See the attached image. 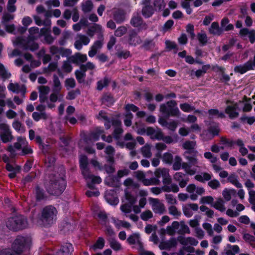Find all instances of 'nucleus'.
<instances>
[{
    "mask_svg": "<svg viewBox=\"0 0 255 255\" xmlns=\"http://www.w3.org/2000/svg\"><path fill=\"white\" fill-rule=\"evenodd\" d=\"M46 31V28H42L40 30L35 26L30 27L29 30V38L30 40L23 39L21 37H17L12 40L14 46L34 51L38 48V45L34 42L33 40L42 36V33Z\"/></svg>",
    "mask_w": 255,
    "mask_h": 255,
    "instance_id": "nucleus-1",
    "label": "nucleus"
},
{
    "mask_svg": "<svg viewBox=\"0 0 255 255\" xmlns=\"http://www.w3.org/2000/svg\"><path fill=\"white\" fill-rule=\"evenodd\" d=\"M32 239L29 236H18L12 244V249H5L0 252V255H19L30 249Z\"/></svg>",
    "mask_w": 255,
    "mask_h": 255,
    "instance_id": "nucleus-2",
    "label": "nucleus"
},
{
    "mask_svg": "<svg viewBox=\"0 0 255 255\" xmlns=\"http://www.w3.org/2000/svg\"><path fill=\"white\" fill-rule=\"evenodd\" d=\"M66 187V182L63 176L53 177L46 185V188L50 194L58 196L62 194Z\"/></svg>",
    "mask_w": 255,
    "mask_h": 255,
    "instance_id": "nucleus-3",
    "label": "nucleus"
},
{
    "mask_svg": "<svg viewBox=\"0 0 255 255\" xmlns=\"http://www.w3.org/2000/svg\"><path fill=\"white\" fill-rule=\"evenodd\" d=\"M57 211L52 205L44 207L41 212L40 220L44 226H49L54 224L57 220Z\"/></svg>",
    "mask_w": 255,
    "mask_h": 255,
    "instance_id": "nucleus-4",
    "label": "nucleus"
},
{
    "mask_svg": "<svg viewBox=\"0 0 255 255\" xmlns=\"http://www.w3.org/2000/svg\"><path fill=\"white\" fill-rule=\"evenodd\" d=\"M154 177L151 178L152 185H159L160 183V178H162L163 184L170 185L172 183V179L169 173L168 169L166 168H157L154 173Z\"/></svg>",
    "mask_w": 255,
    "mask_h": 255,
    "instance_id": "nucleus-5",
    "label": "nucleus"
},
{
    "mask_svg": "<svg viewBox=\"0 0 255 255\" xmlns=\"http://www.w3.org/2000/svg\"><path fill=\"white\" fill-rule=\"evenodd\" d=\"M27 226V221L21 215H17L8 219L6 226L10 230L17 231L26 228Z\"/></svg>",
    "mask_w": 255,
    "mask_h": 255,
    "instance_id": "nucleus-6",
    "label": "nucleus"
},
{
    "mask_svg": "<svg viewBox=\"0 0 255 255\" xmlns=\"http://www.w3.org/2000/svg\"><path fill=\"white\" fill-rule=\"evenodd\" d=\"M177 105V104L175 101H170L166 104H162L160 107V111L163 114L168 117H179L181 113Z\"/></svg>",
    "mask_w": 255,
    "mask_h": 255,
    "instance_id": "nucleus-7",
    "label": "nucleus"
},
{
    "mask_svg": "<svg viewBox=\"0 0 255 255\" xmlns=\"http://www.w3.org/2000/svg\"><path fill=\"white\" fill-rule=\"evenodd\" d=\"M166 232L168 234L173 235L175 233H178L180 234H189L190 230L184 222L174 221L171 226L167 227Z\"/></svg>",
    "mask_w": 255,
    "mask_h": 255,
    "instance_id": "nucleus-8",
    "label": "nucleus"
},
{
    "mask_svg": "<svg viewBox=\"0 0 255 255\" xmlns=\"http://www.w3.org/2000/svg\"><path fill=\"white\" fill-rule=\"evenodd\" d=\"M61 89L62 85L58 77L56 74H54L53 76L52 93L50 95V100L51 102L62 100L63 95L59 93Z\"/></svg>",
    "mask_w": 255,
    "mask_h": 255,
    "instance_id": "nucleus-9",
    "label": "nucleus"
},
{
    "mask_svg": "<svg viewBox=\"0 0 255 255\" xmlns=\"http://www.w3.org/2000/svg\"><path fill=\"white\" fill-rule=\"evenodd\" d=\"M39 92V99L41 103H45L48 108L52 109L55 107L54 103L50 100V87L47 86H40L38 87Z\"/></svg>",
    "mask_w": 255,
    "mask_h": 255,
    "instance_id": "nucleus-10",
    "label": "nucleus"
},
{
    "mask_svg": "<svg viewBox=\"0 0 255 255\" xmlns=\"http://www.w3.org/2000/svg\"><path fill=\"white\" fill-rule=\"evenodd\" d=\"M0 138L3 143L10 142L13 138L9 126L6 123L0 124Z\"/></svg>",
    "mask_w": 255,
    "mask_h": 255,
    "instance_id": "nucleus-11",
    "label": "nucleus"
},
{
    "mask_svg": "<svg viewBox=\"0 0 255 255\" xmlns=\"http://www.w3.org/2000/svg\"><path fill=\"white\" fill-rule=\"evenodd\" d=\"M150 190L153 194L157 195L160 194L162 191L177 193L179 191V188L176 184L172 183L170 185L163 184L161 188L157 187H152Z\"/></svg>",
    "mask_w": 255,
    "mask_h": 255,
    "instance_id": "nucleus-12",
    "label": "nucleus"
},
{
    "mask_svg": "<svg viewBox=\"0 0 255 255\" xmlns=\"http://www.w3.org/2000/svg\"><path fill=\"white\" fill-rule=\"evenodd\" d=\"M27 144V141L25 137L19 136L17 138V142H15L13 145H9L7 147V150L10 153L11 157L16 155V150H19L23 146Z\"/></svg>",
    "mask_w": 255,
    "mask_h": 255,
    "instance_id": "nucleus-13",
    "label": "nucleus"
},
{
    "mask_svg": "<svg viewBox=\"0 0 255 255\" xmlns=\"http://www.w3.org/2000/svg\"><path fill=\"white\" fill-rule=\"evenodd\" d=\"M149 202L152 211L155 214L161 215L165 212V205L158 199L149 198Z\"/></svg>",
    "mask_w": 255,
    "mask_h": 255,
    "instance_id": "nucleus-14",
    "label": "nucleus"
},
{
    "mask_svg": "<svg viewBox=\"0 0 255 255\" xmlns=\"http://www.w3.org/2000/svg\"><path fill=\"white\" fill-rule=\"evenodd\" d=\"M130 23L132 26L138 28L139 29H145L147 28L146 24L143 23L142 18L138 13H133Z\"/></svg>",
    "mask_w": 255,
    "mask_h": 255,
    "instance_id": "nucleus-15",
    "label": "nucleus"
},
{
    "mask_svg": "<svg viewBox=\"0 0 255 255\" xmlns=\"http://www.w3.org/2000/svg\"><path fill=\"white\" fill-rule=\"evenodd\" d=\"M90 41V38L83 34H79L76 36V40L74 43V47L77 50H81L82 48V45H87Z\"/></svg>",
    "mask_w": 255,
    "mask_h": 255,
    "instance_id": "nucleus-16",
    "label": "nucleus"
},
{
    "mask_svg": "<svg viewBox=\"0 0 255 255\" xmlns=\"http://www.w3.org/2000/svg\"><path fill=\"white\" fill-rule=\"evenodd\" d=\"M83 176L87 181L88 187L91 189L93 188L94 184H99L102 181V179L100 177L95 176L90 174L89 171L85 175H83Z\"/></svg>",
    "mask_w": 255,
    "mask_h": 255,
    "instance_id": "nucleus-17",
    "label": "nucleus"
},
{
    "mask_svg": "<svg viewBox=\"0 0 255 255\" xmlns=\"http://www.w3.org/2000/svg\"><path fill=\"white\" fill-rule=\"evenodd\" d=\"M146 134L153 140H160L162 138V132L161 129L158 128L154 129L152 128H148L146 129Z\"/></svg>",
    "mask_w": 255,
    "mask_h": 255,
    "instance_id": "nucleus-18",
    "label": "nucleus"
},
{
    "mask_svg": "<svg viewBox=\"0 0 255 255\" xmlns=\"http://www.w3.org/2000/svg\"><path fill=\"white\" fill-rule=\"evenodd\" d=\"M105 198L107 202L111 205H117L119 202V199L113 190L107 191L105 192Z\"/></svg>",
    "mask_w": 255,
    "mask_h": 255,
    "instance_id": "nucleus-19",
    "label": "nucleus"
},
{
    "mask_svg": "<svg viewBox=\"0 0 255 255\" xmlns=\"http://www.w3.org/2000/svg\"><path fill=\"white\" fill-rule=\"evenodd\" d=\"M238 105L237 103H233L227 106L225 110L226 113L231 119H234L238 117Z\"/></svg>",
    "mask_w": 255,
    "mask_h": 255,
    "instance_id": "nucleus-20",
    "label": "nucleus"
},
{
    "mask_svg": "<svg viewBox=\"0 0 255 255\" xmlns=\"http://www.w3.org/2000/svg\"><path fill=\"white\" fill-rule=\"evenodd\" d=\"M142 3L144 6L142 10V15L145 17H149L151 16L154 13L153 7L150 5V0H142Z\"/></svg>",
    "mask_w": 255,
    "mask_h": 255,
    "instance_id": "nucleus-21",
    "label": "nucleus"
},
{
    "mask_svg": "<svg viewBox=\"0 0 255 255\" xmlns=\"http://www.w3.org/2000/svg\"><path fill=\"white\" fill-rule=\"evenodd\" d=\"M174 179L179 183L180 187L183 188L185 187L189 181V178L186 174L180 172H176L173 176Z\"/></svg>",
    "mask_w": 255,
    "mask_h": 255,
    "instance_id": "nucleus-22",
    "label": "nucleus"
},
{
    "mask_svg": "<svg viewBox=\"0 0 255 255\" xmlns=\"http://www.w3.org/2000/svg\"><path fill=\"white\" fill-rule=\"evenodd\" d=\"M178 241L183 246L191 245L196 246L198 244V241L193 237H185L179 236L177 238Z\"/></svg>",
    "mask_w": 255,
    "mask_h": 255,
    "instance_id": "nucleus-23",
    "label": "nucleus"
},
{
    "mask_svg": "<svg viewBox=\"0 0 255 255\" xmlns=\"http://www.w3.org/2000/svg\"><path fill=\"white\" fill-rule=\"evenodd\" d=\"M253 69V65L252 64V62L249 61L243 65L236 66L234 68V71L235 72L244 74L248 71Z\"/></svg>",
    "mask_w": 255,
    "mask_h": 255,
    "instance_id": "nucleus-24",
    "label": "nucleus"
},
{
    "mask_svg": "<svg viewBox=\"0 0 255 255\" xmlns=\"http://www.w3.org/2000/svg\"><path fill=\"white\" fill-rule=\"evenodd\" d=\"M71 62L74 64L84 63L87 60V56L86 54L80 53H76L69 58Z\"/></svg>",
    "mask_w": 255,
    "mask_h": 255,
    "instance_id": "nucleus-25",
    "label": "nucleus"
},
{
    "mask_svg": "<svg viewBox=\"0 0 255 255\" xmlns=\"http://www.w3.org/2000/svg\"><path fill=\"white\" fill-rule=\"evenodd\" d=\"M128 43L131 45L135 46L141 43L140 37L134 30L130 31L128 38Z\"/></svg>",
    "mask_w": 255,
    "mask_h": 255,
    "instance_id": "nucleus-26",
    "label": "nucleus"
},
{
    "mask_svg": "<svg viewBox=\"0 0 255 255\" xmlns=\"http://www.w3.org/2000/svg\"><path fill=\"white\" fill-rule=\"evenodd\" d=\"M102 46L103 42L102 39L96 41L91 47L88 52L89 56L93 57L96 54L97 51L102 47Z\"/></svg>",
    "mask_w": 255,
    "mask_h": 255,
    "instance_id": "nucleus-27",
    "label": "nucleus"
},
{
    "mask_svg": "<svg viewBox=\"0 0 255 255\" xmlns=\"http://www.w3.org/2000/svg\"><path fill=\"white\" fill-rule=\"evenodd\" d=\"M134 176L137 180L142 182L144 185H152V183L151 182V178H145V175L143 172L140 170L134 172Z\"/></svg>",
    "mask_w": 255,
    "mask_h": 255,
    "instance_id": "nucleus-28",
    "label": "nucleus"
},
{
    "mask_svg": "<svg viewBox=\"0 0 255 255\" xmlns=\"http://www.w3.org/2000/svg\"><path fill=\"white\" fill-rule=\"evenodd\" d=\"M73 251L72 244L65 243L61 247V249L57 252L58 255H71Z\"/></svg>",
    "mask_w": 255,
    "mask_h": 255,
    "instance_id": "nucleus-29",
    "label": "nucleus"
},
{
    "mask_svg": "<svg viewBox=\"0 0 255 255\" xmlns=\"http://www.w3.org/2000/svg\"><path fill=\"white\" fill-rule=\"evenodd\" d=\"M240 34L243 37L248 36L250 41L252 43L255 42V30H250L248 28H242L240 30Z\"/></svg>",
    "mask_w": 255,
    "mask_h": 255,
    "instance_id": "nucleus-30",
    "label": "nucleus"
},
{
    "mask_svg": "<svg viewBox=\"0 0 255 255\" xmlns=\"http://www.w3.org/2000/svg\"><path fill=\"white\" fill-rule=\"evenodd\" d=\"M112 125L115 127L113 134L115 138L118 139L123 132V130L121 127V122L119 120H114L112 121Z\"/></svg>",
    "mask_w": 255,
    "mask_h": 255,
    "instance_id": "nucleus-31",
    "label": "nucleus"
},
{
    "mask_svg": "<svg viewBox=\"0 0 255 255\" xmlns=\"http://www.w3.org/2000/svg\"><path fill=\"white\" fill-rule=\"evenodd\" d=\"M58 63L57 62H51L47 67L43 69V73H47L50 72H53L57 70V72L59 76H62L61 71L57 68Z\"/></svg>",
    "mask_w": 255,
    "mask_h": 255,
    "instance_id": "nucleus-32",
    "label": "nucleus"
},
{
    "mask_svg": "<svg viewBox=\"0 0 255 255\" xmlns=\"http://www.w3.org/2000/svg\"><path fill=\"white\" fill-rule=\"evenodd\" d=\"M240 251V248L237 245L227 244L225 247L224 252L226 255H235Z\"/></svg>",
    "mask_w": 255,
    "mask_h": 255,
    "instance_id": "nucleus-33",
    "label": "nucleus"
},
{
    "mask_svg": "<svg viewBox=\"0 0 255 255\" xmlns=\"http://www.w3.org/2000/svg\"><path fill=\"white\" fill-rule=\"evenodd\" d=\"M93 33H98L99 34L98 38L99 39L103 38V29L101 25L97 24H94L93 26L88 30V34L89 35L92 36L94 34Z\"/></svg>",
    "mask_w": 255,
    "mask_h": 255,
    "instance_id": "nucleus-34",
    "label": "nucleus"
},
{
    "mask_svg": "<svg viewBox=\"0 0 255 255\" xmlns=\"http://www.w3.org/2000/svg\"><path fill=\"white\" fill-rule=\"evenodd\" d=\"M7 89L9 91L16 94H18L20 92L24 93V91L25 90L24 87L21 86L18 83H13L12 82H10L7 86Z\"/></svg>",
    "mask_w": 255,
    "mask_h": 255,
    "instance_id": "nucleus-35",
    "label": "nucleus"
},
{
    "mask_svg": "<svg viewBox=\"0 0 255 255\" xmlns=\"http://www.w3.org/2000/svg\"><path fill=\"white\" fill-rule=\"evenodd\" d=\"M80 166L83 175L88 173L89 169L87 168L88 160L85 155H81L79 159Z\"/></svg>",
    "mask_w": 255,
    "mask_h": 255,
    "instance_id": "nucleus-36",
    "label": "nucleus"
},
{
    "mask_svg": "<svg viewBox=\"0 0 255 255\" xmlns=\"http://www.w3.org/2000/svg\"><path fill=\"white\" fill-rule=\"evenodd\" d=\"M114 18L118 23H121L126 18V13L122 10H117L114 14Z\"/></svg>",
    "mask_w": 255,
    "mask_h": 255,
    "instance_id": "nucleus-37",
    "label": "nucleus"
},
{
    "mask_svg": "<svg viewBox=\"0 0 255 255\" xmlns=\"http://www.w3.org/2000/svg\"><path fill=\"white\" fill-rule=\"evenodd\" d=\"M97 118L101 120L105 121V126L106 129H109L111 127V121L107 116L106 113L103 111L99 112L97 116Z\"/></svg>",
    "mask_w": 255,
    "mask_h": 255,
    "instance_id": "nucleus-38",
    "label": "nucleus"
},
{
    "mask_svg": "<svg viewBox=\"0 0 255 255\" xmlns=\"http://www.w3.org/2000/svg\"><path fill=\"white\" fill-rule=\"evenodd\" d=\"M212 177V175L211 174H209L206 172H203L200 174H197L195 175V179L201 182H204L206 181L210 180Z\"/></svg>",
    "mask_w": 255,
    "mask_h": 255,
    "instance_id": "nucleus-39",
    "label": "nucleus"
},
{
    "mask_svg": "<svg viewBox=\"0 0 255 255\" xmlns=\"http://www.w3.org/2000/svg\"><path fill=\"white\" fill-rule=\"evenodd\" d=\"M124 186L127 187V188H132L136 189L139 187V184L134 181V180L131 178H127L123 182Z\"/></svg>",
    "mask_w": 255,
    "mask_h": 255,
    "instance_id": "nucleus-40",
    "label": "nucleus"
},
{
    "mask_svg": "<svg viewBox=\"0 0 255 255\" xmlns=\"http://www.w3.org/2000/svg\"><path fill=\"white\" fill-rule=\"evenodd\" d=\"M169 214L175 219H178L181 215V212L175 206H169L168 208Z\"/></svg>",
    "mask_w": 255,
    "mask_h": 255,
    "instance_id": "nucleus-41",
    "label": "nucleus"
},
{
    "mask_svg": "<svg viewBox=\"0 0 255 255\" xmlns=\"http://www.w3.org/2000/svg\"><path fill=\"white\" fill-rule=\"evenodd\" d=\"M151 145L149 144H146L140 149L141 153L143 156L146 158H150L152 156L151 151Z\"/></svg>",
    "mask_w": 255,
    "mask_h": 255,
    "instance_id": "nucleus-42",
    "label": "nucleus"
},
{
    "mask_svg": "<svg viewBox=\"0 0 255 255\" xmlns=\"http://www.w3.org/2000/svg\"><path fill=\"white\" fill-rule=\"evenodd\" d=\"M225 203V202L223 199L222 198H218L213 204V207L217 210L223 212L226 210Z\"/></svg>",
    "mask_w": 255,
    "mask_h": 255,
    "instance_id": "nucleus-43",
    "label": "nucleus"
},
{
    "mask_svg": "<svg viewBox=\"0 0 255 255\" xmlns=\"http://www.w3.org/2000/svg\"><path fill=\"white\" fill-rule=\"evenodd\" d=\"M209 31L213 34L218 35L221 34L223 32L222 29L219 27L218 23L216 22L212 23Z\"/></svg>",
    "mask_w": 255,
    "mask_h": 255,
    "instance_id": "nucleus-44",
    "label": "nucleus"
},
{
    "mask_svg": "<svg viewBox=\"0 0 255 255\" xmlns=\"http://www.w3.org/2000/svg\"><path fill=\"white\" fill-rule=\"evenodd\" d=\"M80 69L84 70L85 72L87 70H90V74L92 75L96 69V66L92 62H88L85 64L81 65Z\"/></svg>",
    "mask_w": 255,
    "mask_h": 255,
    "instance_id": "nucleus-45",
    "label": "nucleus"
},
{
    "mask_svg": "<svg viewBox=\"0 0 255 255\" xmlns=\"http://www.w3.org/2000/svg\"><path fill=\"white\" fill-rule=\"evenodd\" d=\"M196 186L194 184H191L187 186L186 188L187 191L190 194V198L193 200H196L197 199V195L194 193Z\"/></svg>",
    "mask_w": 255,
    "mask_h": 255,
    "instance_id": "nucleus-46",
    "label": "nucleus"
},
{
    "mask_svg": "<svg viewBox=\"0 0 255 255\" xmlns=\"http://www.w3.org/2000/svg\"><path fill=\"white\" fill-rule=\"evenodd\" d=\"M93 8L92 2L89 0H85L82 3V10L85 13L90 12Z\"/></svg>",
    "mask_w": 255,
    "mask_h": 255,
    "instance_id": "nucleus-47",
    "label": "nucleus"
},
{
    "mask_svg": "<svg viewBox=\"0 0 255 255\" xmlns=\"http://www.w3.org/2000/svg\"><path fill=\"white\" fill-rule=\"evenodd\" d=\"M127 241L130 245H140V238L138 234H133L130 235L127 239Z\"/></svg>",
    "mask_w": 255,
    "mask_h": 255,
    "instance_id": "nucleus-48",
    "label": "nucleus"
},
{
    "mask_svg": "<svg viewBox=\"0 0 255 255\" xmlns=\"http://www.w3.org/2000/svg\"><path fill=\"white\" fill-rule=\"evenodd\" d=\"M229 20L225 17L221 21V29L222 31H229L233 29L234 26L232 24H229Z\"/></svg>",
    "mask_w": 255,
    "mask_h": 255,
    "instance_id": "nucleus-49",
    "label": "nucleus"
},
{
    "mask_svg": "<svg viewBox=\"0 0 255 255\" xmlns=\"http://www.w3.org/2000/svg\"><path fill=\"white\" fill-rule=\"evenodd\" d=\"M105 245V240L103 238H98L96 243L90 247V249L96 251L97 249H102Z\"/></svg>",
    "mask_w": 255,
    "mask_h": 255,
    "instance_id": "nucleus-50",
    "label": "nucleus"
},
{
    "mask_svg": "<svg viewBox=\"0 0 255 255\" xmlns=\"http://www.w3.org/2000/svg\"><path fill=\"white\" fill-rule=\"evenodd\" d=\"M181 168L184 170L187 174L190 175H194L196 172V169L195 168H192L191 166L186 162L182 163Z\"/></svg>",
    "mask_w": 255,
    "mask_h": 255,
    "instance_id": "nucleus-51",
    "label": "nucleus"
},
{
    "mask_svg": "<svg viewBox=\"0 0 255 255\" xmlns=\"http://www.w3.org/2000/svg\"><path fill=\"white\" fill-rule=\"evenodd\" d=\"M32 117L36 122L39 121L40 119L46 120L48 118V115L46 113H38L36 112L32 113Z\"/></svg>",
    "mask_w": 255,
    "mask_h": 255,
    "instance_id": "nucleus-52",
    "label": "nucleus"
},
{
    "mask_svg": "<svg viewBox=\"0 0 255 255\" xmlns=\"http://www.w3.org/2000/svg\"><path fill=\"white\" fill-rule=\"evenodd\" d=\"M75 76L77 80L79 83H83L85 81L84 79L86 76V72L81 69L79 70H76L75 71Z\"/></svg>",
    "mask_w": 255,
    "mask_h": 255,
    "instance_id": "nucleus-53",
    "label": "nucleus"
},
{
    "mask_svg": "<svg viewBox=\"0 0 255 255\" xmlns=\"http://www.w3.org/2000/svg\"><path fill=\"white\" fill-rule=\"evenodd\" d=\"M102 103L104 104L110 106L112 105L114 102L113 98L110 94H105L102 99Z\"/></svg>",
    "mask_w": 255,
    "mask_h": 255,
    "instance_id": "nucleus-54",
    "label": "nucleus"
},
{
    "mask_svg": "<svg viewBox=\"0 0 255 255\" xmlns=\"http://www.w3.org/2000/svg\"><path fill=\"white\" fill-rule=\"evenodd\" d=\"M165 198L167 203H168V204L170 205V206L175 205L178 203L176 197L172 194H165Z\"/></svg>",
    "mask_w": 255,
    "mask_h": 255,
    "instance_id": "nucleus-55",
    "label": "nucleus"
},
{
    "mask_svg": "<svg viewBox=\"0 0 255 255\" xmlns=\"http://www.w3.org/2000/svg\"><path fill=\"white\" fill-rule=\"evenodd\" d=\"M235 193V190L234 189H225L222 192L223 196L226 201H229L231 199V196L233 194Z\"/></svg>",
    "mask_w": 255,
    "mask_h": 255,
    "instance_id": "nucleus-56",
    "label": "nucleus"
},
{
    "mask_svg": "<svg viewBox=\"0 0 255 255\" xmlns=\"http://www.w3.org/2000/svg\"><path fill=\"white\" fill-rule=\"evenodd\" d=\"M105 153L108 155V160L110 162H113V156L115 153V149L112 146H108L105 150Z\"/></svg>",
    "mask_w": 255,
    "mask_h": 255,
    "instance_id": "nucleus-57",
    "label": "nucleus"
},
{
    "mask_svg": "<svg viewBox=\"0 0 255 255\" xmlns=\"http://www.w3.org/2000/svg\"><path fill=\"white\" fill-rule=\"evenodd\" d=\"M208 113L211 118H223L225 117V115L223 112H220L216 109H211L209 110Z\"/></svg>",
    "mask_w": 255,
    "mask_h": 255,
    "instance_id": "nucleus-58",
    "label": "nucleus"
},
{
    "mask_svg": "<svg viewBox=\"0 0 255 255\" xmlns=\"http://www.w3.org/2000/svg\"><path fill=\"white\" fill-rule=\"evenodd\" d=\"M125 196L126 200V203H128L132 205H133L135 203L136 201L135 197L128 193L127 190H125Z\"/></svg>",
    "mask_w": 255,
    "mask_h": 255,
    "instance_id": "nucleus-59",
    "label": "nucleus"
},
{
    "mask_svg": "<svg viewBox=\"0 0 255 255\" xmlns=\"http://www.w3.org/2000/svg\"><path fill=\"white\" fill-rule=\"evenodd\" d=\"M133 205L128 204V203H125L121 206V210L125 213V215L128 217V214L130 213L131 211L132 207Z\"/></svg>",
    "mask_w": 255,
    "mask_h": 255,
    "instance_id": "nucleus-60",
    "label": "nucleus"
},
{
    "mask_svg": "<svg viewBox=\"0 0 255 255\" xmlns=\"http://www.w3.org/2000/svg\"><path fill=\"white\" fill-rule=\"evenodd\" d=\"M236 143L240 147L239 151L242 155L244 156L248 153V150L247 148L245 147L243 140L241 139H238L236 141Z\"/></svg>",
    "mask_w": 255,
    "mask_h": 255,
    "instance_id": "nucleus-61",
    "label": "nucleus"
},
{
    "mask_svg": "<svg viewBox=\"0 0 255 255\" xmlns=\"http://www.w3.org/2000/svg\"><path fill=\"white\" fill-rule=\"evenodd\" d=\"M35 197L37 200L40 201L45 198V195L42 189L39 187H36L35 190Z\"/></svg>",
    "mask_w": 255,
    "mask_h": 255,
    "instance_id": "nucleus-62",
    "label": "nucleus"
},
{
    "mask_svg": "<svg viewBox=\"0 0 255 255\" xmlns=\"http://www.w3.org/2000/svg\"><path fill=\"white\" fill-rule=\"evenodd\" d=\"M182 159L179 156H176L173 164V168L174 170H178L181 169L182 165Z\"/></svg>",
    "mask_w": 255,
    "mask_h": 255,
    "instance_id": "nucleus-63",
    "label": "nucleus"
},
{
    "mask_svg": "<svg viewBox=\"0 0 255 255\" xmlns=\"http://www.w3.org/2000/svg\"><path fill=\"white\" fill-rule=\"evenodd\" d=\"M198 39L199 42L203 45L206 44L208 41V37L206 34L202 31L197 35Z\"/></svg>",
    "mask_w": 255,
    "mask_h": 255,
    "instance_id": "nucleus-64",
    "label": "nucleus"
}]
</instances>
